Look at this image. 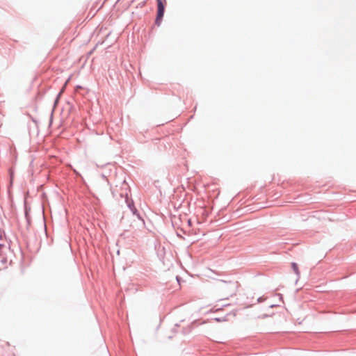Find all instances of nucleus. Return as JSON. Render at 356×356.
<instances>
[{
	"mask_svg": "<svg viewBox=\"0 0 356 356\" xmlns=\"http://www.w3.org/2000/svg\"><path fill=\"white\" fill-rule=\"evenodd\" d=\"M157 1V15L156 18V24L159 25L164 15L165 7L166 6V0H156Z\"/></svg>",
	"mask_w": 356,
	"mask_h": 356,
	"instance_id": "2",
	"label": "nucleus"
},
{
	"mask_svg": "<svg viewBox=\"0 0 356 356\" xmlns=\"http://www.w3.org/2000/svg\"><path fill=\"white\" fill-rule=\"evenodd\" d=\"M261 298H259L257 299V302H261Z\"/></svg>",
	"mask_w": 356,
	"mask_h": 356,
	"instance_id": "4",
	"label": "nucleus"
},
{
	"mask_svg": "<svg viewBox=\"0 0 356 356\" xmlns=\"http://www.w3.org/2000/svg\"><path fill=\"white\" fill-rule=\"evenodd\" d=\"M237 283L220 280L216 286V293L219 300H229L236 295Z\"/></svg>",
	"mask_w": 356,
	"mask_h": 356,
	"instance_id": "1",
	"label": "nucleus"
},
{
	"mask_svg": "<svg viewBox=\"0 0 356 356\" xmlns=\"http://www.w3.org/2000/svg\"><path fill=\"white\" fill-rule=\"evenodd\" d=\"M291 268H292L293 272L295 273V274L297 275V277H299L300 273L298 264L296 263L293 262L291 264Z\"/></svg>",
	"mask_w": 356,
	"mask_h": 356,
	"instance_id": "3",
	"label": "nucleus"
}]
</instances>
